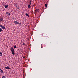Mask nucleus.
Instances as JSON below:
<instances>
[{
	"mask_svg": "<svg viewBox=\"0 0 78 78\" xmlns=\"http://www.w3.org/2000/svg\"><path fill=\"white\" fill-rule=\"evenodd\" d=\"M4 7L5 8H7L8 7V5H4Z\"/></svg>",
	"mask_w": 78,
	"mask_h": 78,
	"instance_id": "39448f33",
	"label": "nucleus"
},
{
	"mask_svg": "<svg viewBox=\"0 0 78 78\" xmlns=\"http://www.w3.org/2000/svg\"><path fill=\"white\" fill-rule=\"evenodd\" d=\"M19 22L16 21H15L14 22V23H15V24H18V23Z\"/></svg>",
	"mask_w": 78,
	"mask_h": 78,
	"instance_id": "20e7f679",
	"label": "nucleus"
},
{
	"mask_svg": "<svg viewBox=\"0 0 78 78\" xmlns=\"http://www.w3.org/2000/svg\"><path fill=\"white\" fill-rule=\"evenodd\" d=\"M5 69H11L10 68H9V66H7V67H5Z\"/></svg>",
	"mask_w": 78,
	"mask_h": 78,
	"instance_id": "7ed1b4c3",
	"label": "nucleus"
},
{
	"mask_svg": "<svg viewBox=\"0 0 78 78\" xmlns=\"http://www.w3.org/2000/svg\"><path fill=\"white\" fill-rule=\"evenodd\" d=\"M2 78H6L5 77V76H2Z\"/></svg>",
	"mask_w": 78,
	"mask_h": 78,
	"instance_id": "f3484780",
	"label": "nucleus"
},
{
	"mask_svg": "<svg viewBox=\"0 0 78 78\" xmlns=\"http://www.w3.org/2000/svg\"><path fill=\"white\" fill-rule=\"evenodd\" d=\"M3 20V18H0V22H2Z\"/></svg>",
	"mask_w": 78,
	"mask_h": 78,
	"instance_id": "0eeeda50",
	"label": "nucleus"
},
{
	"mask_svg": "<svg viewBox=\"0 0 78 78\" xmlns=\"http://www.w3.org/2000/svg\"><path fill=\"white\" fill-rule=\"evenodd\" d=\"M18 9H19V7H16Z\"/></svg>",
	"mask_w": 78,
	"mask_h": 78,
	"instance_id": "4be33fe9",
	"label": "nucleus"
},
{
	"mask_svg": "<svg viewBox=\"0 0 78 78\" xmlns=\"http://www.w3.org/2000/svg\"><path fill=\"white\" fill-rule=\"evenodd\" d=\"M10 50L13 55H14L15 54V53H14V49L13 48H11L10 49Z\"/></svg>",
	"mask_w": 78,
	"mask_h": 78,
	"instance_id": "f257e3e1",
	"label": "nucleus"
},
{
	"mask_svg": "<svg viewBox=\"0 0 78 78\" xmlns=\"http://www.w3.org/2000/svg\"><path fill=\"white\" fill-rule=\"evenodd\" d=\"M14 48H17V46L16 45H15L14 46Z\"/></svg>",
	"mask_w": 78,
	"mask_h": 78,
	"instance_id": "dca6fc26",
	"label": "nucleus"
},
{
	"mask_svg": "<svg viewBox=\"0 0 78 78\" xmlns=\"http://www.w3.org/2000/svg\"><path fill=\"white\" fill-rule=\"evenodd\" d=\"M44 1V0H43V1Z\"/></svg>",
	"mask_w": 78,
	"mask_h": 78,
	"instance_id": "cd10ccee",
	"label": "nucleus"
},
{
	"mask_svg": "<svg viewBox=\"0 0 78 78\" xmlns=\"http://www.w3.org/2000/svg\"><path fill=\"white\" fill-rule=\"evenodd\" d=\"M2 52H0V56H2Z\"/></svg>",
	"mask_w": 78,
	"mask_h": 78,
	"instance_id": "f8f14e48",
	"label": "nucleus"
},
{
	"mask_svg": "<svg viewBox=\"0 0 78 78\" xmlns=\"http://www.w3.org/2000/svg\"><path fill=\"white\" fill-rule=\"evenodd\" d=\"M26 16H27L28 17H29V15H28V13H26Z\"/></svg>",
	"mask_w": 78,
	"mask_h": 78,
	"instance_id": "9b49d317",
	"label": "nucleus"
},
{
	"mask_svg": "<svg viewBox=\"0 0 78 78\" xmlns=\"http://www.w3.org/2000/svg\"><path fill=\"white\" fill-rule=\"evenodd\" d=\"M28 8H31V6L30 5H29L28 6H27Z\"/></svg>",
	"mask_w": 78,
	"mask_h": 78,
	"instance_id": "6e6552de",
	"label": "nucleus"
},
{
	"mask_svg": "<svg viewBox=\"0 0 78 78\" xmlns=\"http://www.w3.org/2000/svg\"><path fill=\"white\" fill-rule=\"evenodd\" d=\"M42 44H41V46H42Z\"/></svg>",
	"mask_w": 78,
	"mask_h": 78,
	"instance_id": "bb28decb",
	"label": "nucleus"
},
{
	"mask_svg": "<svg viewBox=\"0 0 78 78\" xmlns=\"http://www.w3.org/2000/svg\"><path fill=\"white\" fill-rule=\"evenodd\" d=\"M39 36L40 37H41V36H42V34H40V35H39Z\"/></svg>",
	"mask_w": 78,
	"mask_h": 78,
	"instance_id": "5701e85b",
	"label": "nucleus"
},
{
	"mask_svg": "<svg viewBox=\"0 0 78 78\" xmlns=\"http://www.w3.org/2000/svg\"><path fill=\"white\" fill-rule=\"evenodd\" d=\"M45 6L46 7H47V4H45Z\"/></svg>",
	"mask_w": 78,
	"mask_h": 78,
	"instance_id": "4468645a",
	"label": "nucleus"
},
{
	"mask_svg": "<svg viewBox=\"0 0 78 78\" xmlns=\"http://www.w3.org/2000/svg\"><path fill=\"white\" fill-rule=\"evenodd\" d=\"M22 45H25V43H23L22 44Z\"/></svg>",
	"mask_w": 78,
	"mask_h": 78,
	"instance_id": "6ab92c4d",
	"label": "nucleus"
},
{
	"mask_svg": "<svg viewBox=\"0 0 78 78\" xmlns=\"http://www.w3.org/2000/svg\"><path fill=\"white\" fill-rule=\"evenodd\" d=\"M1 71V73H3V70L2 69H0V71Z\"/></svg>",
	"mask_w": 78,
	"mask_h": 78,
	"instance_id": "1a4fd4ad",
	"label": "nucleus"
},
{
	"mask_svg": "<svg viewBox=\"0 0 78 78\" xmlns=\"http://www.w3.org/2000/svg\"><path fill=\"white\" fill-rule=\"evenodd\" d=\"M46 36H47V34H42V36L41 37H46Z\"/></svg>",
	"mask_w": 78,
	"mask_h": 78,
	"instance_id": "f03ea898",
	"label": "nucleus"
},
{
	"mask_svg": "<svg viewBox=\"0 0 78 78\" xmlns=\"http://www.w3.org/2000/svg\"><path fill=\"white\" fill-rule=\"evenodd\" d=\"M2 28H0V32H2Z\"/></svg>",
	"mask_w": 78,
	"mask_h": 78,
	"instance_id": "a211bd4d",
	"label": "nucleus"
},
{
	"mask_svg": "<svg viewBox=\"0 0 78 78\" xmlns=\"http://www.w3.org/2000/svg\"><path fill=\"white\" fill-rule=\"evenodd\" d=\"M2 29H5V27H4V26H2Z\"/></svg>",
	"mask_w": 78,
	"mask_h": 78,
	"instance_id": "9d476101",
	"label": "nucleus"
},
{
	"mask_svg": "<svg viewBox=\"0 0 78 78\" xmlns=\"http://www.w3.org/2000/svg\"><path fill=\"white\" fill-rule=\"evenodd\" d=\"M6 14L7 16H10V13L8 12H6Z\"/></svg>",
	"mask_w": 78,
	"mask_h": 78,
	"instance_id": "423d86ee",
	"label": "nucleus"
},
{
	"mask_svg": "<svg viewBox=\"0 0 78 78\" xmlns=\"http://www.w3.org/2000/svg\"><path fill=\"white\" fill-rule=\"evenodd\" d=\"M11 48H13V47H12H12L10 49H11Z\"/></svg>",
	"mask_w": 78,
	"mask_h": 78,
	"instance_id": "393cba45",
	"label": "nucleus"
},
{
	"mask_svg": "<svg viewBox=\"0 0 78 78\" xmlns=\"http://www.w3.org/2000/svg\"><path fill=\"white\" fill-rule=\"evenodd\" d=\"M41 48H42V46H41Z\"/></svg>",
	"mask_w": 78,
	"mask_h": 78,
	"instance_id": "a878e982",
	"label": "nucleus"
},
{
	"mask_svg": "<svg viewBox=\"0 0 78 78\" xmlns=\"http://www.w3.org/2000/svg\"><path fill=\"white\" fill-rule=\"evenodd\" d=\"M18 25H21V23H18Z\"/></svg>",
	"mask_w": 78,
	"mask_h": 78,
	"instance_id": "aec40b11",
	"label": "nucleus"
},
{
	"mask_svg": "<svg viewBox=\"0 0 78 78\" xmlns=\"http://www.w3.org/2000/svg\"><path fill=\"white\" fill-rule=\"evenodd\" d=\"M30 5H31V1H30Z\"/></svg>",
	"mask_w": 78,
	"mask_h": 78,
	"instance_id": "b1692460",
	"label": "nucleus"
},
{
	"mask_svg": "<svg viewBox=\"0 0 78 78\" xmlns=\"http://www.w3.org/2000/svg\"><path fill=\"white\" fill-rule=\"evenodd\" d=\"M17 8V4H15Z\"/></svg>",
	"mask_w": 78,
	"mask_h": 78,
	"instance_id": "2eb2a0df",
	"label": "nucleus"
},
{
	"mask_svg": "<svg viewBox=\"0 0 78 78\" xmlns=\"http://www.w3.org/2000/svg\"><path fill=\"white\" fill-rule=\"evenodd\" d=\"M2 26H2V25H0V27H1V28H2Z\"/></svg>",
	"mask_w": 78,
	"mask_h": 78,
	"instance_id": "412c9836",
	"label": "nucleus"
},
{
	"mask_svg": "<svg viewBox=\"0 0 78 78\" xmlns=\"http://www.w3.org/2000/svg\"><path fill=\"white\" fill-rule=\"evenodd\" d=\"M39 11V9H37L35 10V11L36 12H37V11Z\"/></svg>",
	"mask_w": 78,
	"mask_h": 78,
	"instance_id": "ddd939ff",
	"label": "nucleus"
}]
</instances>
